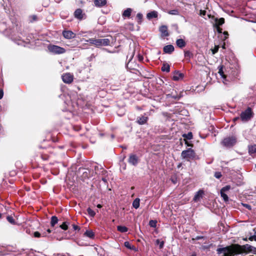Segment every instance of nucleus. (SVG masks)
<instances>
[{
  "label": "nucleus",
  "instance_id": "nucleus-59",
  "mask_svg": "<svg viewBox=\"0 0 256 256\" xmlns=\"http://www.w3.org/2000/svg\"><path fill=\"white\" fill-rule=\"evenodd\" d=\"M2 216V214L0 213V218H1Z\"/></svg>",
  "mask_w": 256,
  "mask_h": 256
},
{
  "label": "nucleus",
  "instance_id": "nucleus-33",
  "mask_svg": "<svg viewBox=\"0 0 256 256\" xmlns=\"http://www.w3.org/2000/svg\"><path fill=\"white\" fill-rule=\"evenodd\" d=\"M182 136L188 140H191L192 138V132H189L187 134H184Z\"/></svg>",
  "mask_w": 256,
  "mask_h": 256
},
{
  "label": "nucleus",
  "instance_id": "nucleus-58",
  "mask_svg": "<svg viewBox=\"0 0 256 256\" xmlns=\"http://www.w3.org/2000/svg\"><path fill=\"white\" fill-rule=\"evenodd\" d=\"M17 44H20V42H17Z\"/></svg>",
  "mask_w": 256,
  "mask_h": 256
},
{
  "label": "nucleus",
  "instance_id": "nucleus-23",
  "mask_svg": "<svg viewBox=\"0 0 256 256\" xmlns=\"http://www.w3.org/2000/svg\"><path fill=\"white\" fill-rule=\"evenodd\" d=\"M224 22V19L222 18H220L219 19H216V25L217 27H218L220 26H222Z\"/></svg>",
  "mask_w": 256,
  "mask_h": 256
},
{
  "label": "nucleus",
  "instance_id": "nucleus-19",
  "mask_svg": "<svg viewBox=\"0 0 256 256\" xmlns=\"http://www.w3.org/2000/svg\"><path fill=\"white\" fill-rule=\"evenodd\" d=\"M184 76V75L182 73L180 72H176L173 76L172 79L174 80H178L182 78Z\"/></svg>",
  "mask_w": 256,
  "mask_h": 256
},
{
  "label": "nucleus",
  "instance_id": "nucleus-34",
  "mask_svg": "<svg viewBox=\"0 0 256 256\" xmlns=\"http://www.w3.org/2000/svg\"><path fill=\"white\" fill-rule=\"evenodd\" d=\"M168 13L172 15H178L179 14L178 10L176 9L169 10L168 12Z\"/></svg>",
  "mask_w": 256,
  "mask_h": 256
},
{
  "label": "nucleus",
  "instance_id": "nucleus-29",
  "mask_svg": "<svg viewBox=\"0 0 256 256\" xmlns=\"http://www.w3.org/2000/svg\"><path fill=\"white\" fill-rule=\"evenodd\" d=\"M70 224V222H64L61 225H60V227L64 230H66L68 228V226Z\"/></svg>",
  "mask_w": 256,
  "mask_h": 256
},
{
  "label": "nucleus",
  "instance_id": "nucleus-12",
  "mask_svg": "<svg viewBox=\"0 0 256 256\" xmlns=\"http://www.w3.org/2000/svg\"><path fill=\"white\" fill-rule=\"evenodd\" d=\"M204 192L202 190H199L198 192H196L195 194L193 200L195 202H198L200 201V200L202 198Z\"/></svg>",
  "mask_w": 256,
  "mask_h": 256
},
{
  "label": "nucleus",
  "instance_id": "nucleus-40",
  "mask_svg": "<svg viewBox=\"0 0 256 256\" xmlns=\"http://www.w3.org/2000/svg\"><path fill=\"white\" fill-rule=\"evenodd\" d=\"M214 176L216 178H220L222 176V174L220 172H216L214 173Z\"/></svg>",
  "mask_w": 256,
  "mask_h": 256
},
{
  "label": "nucleus",
  "instance_id": "nucleus-45",
  "mask_svg": "<svg viewBox=\"0 0 256 256\" xmlns=\"http://www.w3.org/2000/svg\"><path fill=\"white\" fill-rule=\"evenodd\" d=\"M249 240L252 241L255 240L256 241V235L252 236L249 238Z\"/></svg>",
  "mask_w": 256,
  "mask_h": 256
},
{
  "label": "nucleus",
  "instance_id": "nucleus-60",
  "mask_svg": "<svg viewBox=\"0 0 256 256\" xmlns=\"http://www.w3.org/2000/svg\"><path fill=\"white\" fill-rule=\"evenodd\" d=\"M254 233H255V234H256V230H255V232Z\"/></svg>",
  "mask_w": 256,
  "mask_h": 256
},
{
  "label": "nucleus",
  "instance_id": "nucleus-32",
  "mask_svg": "<svg viewBox=\"0 0 256 256\" xmlns=\"http://www.w3.org/2000/svg\"><path fill=\"white\" fill-rule=\"evenodd\" d=\"M220 196L224 202H226L228 200V197L225 192L220 191Z\"/></svg>",
  "mask_w": 256,
  "mask_h": 256
},
{
  "label": "nucleus",
  "instance_id": "nucleus-1",
  "mask_svg": "<svg viewBox=\"0 0 256 256\" xmlns=\"http://www.w3.org/2000/svg\"><path fill=\"white\" fill-rule=\"evenodd\" d=\"M232 246L236 254L250 252L256 254V248L248 244H246L243 246H241L238 244H232Z\"/></svg>",
  "mask_w": 256,
  "mask_h": 256
},
{
  "label": "nucleus",
  "instance_id": "nucleus-48",
  "mask_svg": "<svg viewBox=\"0 0 256 256\" xmlns=\"http://www.w3.org/2000/svg\"><path fill=\"white\" fill-rule=\"evenodd\" d=\"M200 14L202 16H204L206 14V11L201 10Z\"/></svg>",
  "mask_w": 256,
  "mask_h": 256
},
{
  "label": "nucleus",
  "instance_id": "nucleus-51",
  "mask_svg": "<svg viewBox=\"0 0 256 256\" xmlns=\"http://www.w3.org/2000/svg\"><path fill=\"white\" fill-rule=\"evenodd\" d=\"M218 31L219 32H222V29L219 28L218 27Z\"/></svg>",
  "mask_w": 256,
  "mask_h": 256
},
{
  "label": "nucleus",
  "instance_id": "nucleus-61",
  "mask_svg": "<svg viewBox=\"0 0 256 256\" xmlns=\"http://www.w3.org/2000/svg\"><path fill=\"white\" fill-rule=\"evenodd\" d=\"M192 256H194V255H192Z\"/></svg>",
  "mask_w": 256,
  "mask_h": 256
},
{
  "label": "nucleus",
  "instance_id": "nucleus-43",
  "mask_svg": "<svg viewBox=\"0 0 256 256\" xmlns=\"http://www.w3.org/2000/svg\"><path fill=\"white\" fill-rule=\"evenodd\" d=\"M150 225L152 227H156V222L151 220L150 222Z\"/></svg>",
  "mask_w": 256,
  "mask_h": 256
},
{
  "label": "nucleus",
  "instance_id": "nucleus-55",
  "mask_svg": "<svg viewBox=\"0 0 256 256\" xmlns=\"http://www.w3.org/2000/svg\"><path fill=\"white\" fill-rule=\"evenodd\" d=\"M47 232H48V233H50V232H51V230H50V229H48V230H47Z\"/></svg>",
  "mask_w": 256,
  "mask_h": 256
},
{
  "label": "nucleus",
  "instance_id": "nucleus-37",
  "mask_svg": "<svg viewBox=\"0 0 256 256\" xmlns=\"http://www.w3.org/2000/svg\"><path fill=\"white\" fill-rule=\"evenodd\" d=\"M156 244H159L160 248H162L164 246V241H160L159 239L156 240Z\"/></svg>",
  "mask_w": 256,
  "mask_h": 256
},
{
  "label": "nucleus",
  "instance_id": "nucleus-52",
  "mask_svg": "<svg viewBox=\"0 0 256 256\" xmlns=\"http://www.w3.org/2000/svg\"><path fill=\"white\" fill-rule=\"evenodd\" d=\"M224 34L225 35V36H228V32H224Z\"/></svg>",
  "mask_w": 256,
  "mask_h": 256
},
{
  "label": "nucleus",
  "instance_id": "nucleus-57",
  "mask_svg": "<svg viewBox=\"0 0 256 256\" xmlns=\"http://www.w3.org/2000/svg\"><path fill=\"white\" fill-rule=\"evenodd\" d=\"M186 144H188V142L186 140Z\"/></svg>",
  "mask_w": 256,
  "mask_h": 256
},
{
  "label": "nucleus",
  "instance_id": "nucleus-10",
  "mask_svg": "<svg viewBox=\"0 0 256 256\" xmlns=\"http://www.w3.org/2000/svg\"><path fill=\"white\" fill-rule=\"evenodd\" d=\"M62 35L64 38L71 39L76 36V34L70 30H64L62 32Z\"/></svg>",
  "mask_w": 256,
  "mask_h": 256
},
{
  "label": "nucleus",
  "instance_id": "nucleus-22",
  "mask_svg": "<svg viewBox=\"0 0 256 256\" xmlns=\"http://www.w3.org/2000/svg\"><path fill=\"white\" fill-rule=\"evenodd\" d=\"M248 152L250 155H253L256 152V144L248 146Z\"/></svg>",
  "mask_w": 256,
  "mask_h": 256
},
{
  "label": "nucleus",
  "instance_id": "nucleus-7",
  "mask_svg": "<svg viewBox=\"0 0 256 256\" xmlns=\"http://www.w3.org/2000/svg\"><path fill=\"white\" fill-rule=\"evenodd\" d=\"M48 49L50 52L55 54H62L66 52L64 48L55 45L50 46Z\"/></svg>",
  "mask_w": 256,
  "mask_h": 256
},
{
  "label": "nucleus",
  "instance_id": "nucleus-14",
  "mask_svg": "<svg viewBox=\"0 0 256 256\" xmlns=\"http://www.w3.org/2000/svg\"><path fill=\"white\" fill-rule=\"evenodd\" d=\"M174 48L172 45L168 44L164 46L163 50L166 54H171L174 51Z\"/></svg>",
  "mask_w": 256,
  "mask_h": 256
},
{
  "label": "nucleus",
  "instance_id": "nucleus-50",
  "mask_svg": "<svg viewBox=\"0 0 256 256\" xmlns=\"http://www.w3.org/2000/svg\"><path fill=\"white\" fill-rule=\"evenodd\" d=\"M47 236L46 232H44L42 234H41V236L42 237H46Z\"/></svg>",
  "mask_w": 256,
  "mask_h": 256
},
{
  "label": "nucleus",
  "instance_id": "nucleus-24",
  "mask_svg": "<svg viewBox=\"0 0 256 256\" xmlns=\"http://www.w3.org/2000/svg\"><path fill=\"white\" fill-rule=\"evenodd\" d=\"M84 235L90 238H93L94 236V234L92 230H88L85 233Z\"/></svg>",
  "mask_w": 256,
  "mask_h": 256
},
{
  "label": "nucleus",
  "instance_id": "nucleus-47",
  "mask_svg": "<svg viewBox=\"0 0 256 256\" xmlns=\"http://www.w3.org/2000/svg\"><path fill=\"white\" fill-rule=\"evenodd\" d=\"M72 226H73V228L74 230H80V228L78 226L75 225V224H73L72 225Z\"/></svg>",
  "mask_w": 256,
  "mask_h": 256
},
{
  "label": "nucleus",
  "instance_id": "nucleus-6",
  "mask_svg": "<svg viewBox=\"0 0 256 256\" xmlns=\"http://www.w3.org/2000/svg\"><path fill=\"white\" fill-rule=\"evenodd\" d=\"M236 142L235 136H229L224 138L222 142V144L226 148H230L234 146Z\"/></svg>",
  "mask_w": 256,
  "mask_h": 256
},
{
  "label": "nucleus",
  "instance_id": "nucleus-44",
  "mask_svg": "<svg viewBox=\"0 0 256 256\" xmlns=\"http://www.w3.org/2000/svg\"><path fill=\"white\" fill-rule=\"evenodd\" d=\"M242 205L244 206V207H245L246 208H248L249 210H250L252 209L251 206L248 204H242Z\"/></svg>",
  "mask_w": 256,
  "mask_h": 256
},
{
  "label": "nucleus",
  "instance_id": "nucleus-8",
  "mask_svg": "<svg viewBox=\"0 0 256 256\" xmlns=\"http://www.w3.org/2000/svg\"><path fill=\"white\" fill-rule=\"evenodd\" d=\"M139 162L138 156L135 154H130L128 159V162L130 164L136 166Z\"/></svg>",
  "mask_w": 256,
  "mask_h": 256
},
{
  "label": "nucleus",
  "instance_id": "nucleus-5",
  "mask_svg": "<svg viewBox=\"0 0 256 256\" xmlns=\"http://www.w3.org/2000/svg\"><path fill=\"white\" fill-rule=\"evenodd\" d=\"M181 156L183 158L186 159L187 160L190 161L194 158L196 154L193 150L190 148L186 150H183L182 152Z\"/></svg>",
  "mask_w": 256,
  "mask_h": 256
},
{
  "label": "nucleus",
  "instance_id": "nucleus-36",
  "mask_svg": "<svg viewBox=\"0 0 256 256\" xmlns=\"http://www.w3.org/2000/svg\"><path fill=\"white\" fill-rule=\"evenodd\" d=\"M6 219L8 220V221L12 224H15V220H14V218L12 216H8L6 217Z\"/></svg>",
  "mask_w": 256,
  "mask_h": 256
},
{
  "label": "nucleus",
  "instance_id": "nucleus-25",
  "mask_svg": "<svg viewBox=\"0 0 256 256\" xmlns=\"http://www.w3.org/2000/svg\"><path fill=\"white\" fill-rule=\"evenodd\" d=\"M140 200L138 198H136L132 202V206L136 209H137L140 206Z\"/></svg>",
  "mask_w": 256,
  "mask_h": 256
},
{
  "label": "nucleus",
  "instance_id": "nucleus-4",
  "mask_svg": "<svg viewBox=\"0 0 256 256\" xmlns=\"http://www.w3.org/2000/svg\"><path fill=\"white\" fill-rule=\"evenodd\" d=\"M216 252L218 254L223 252V256H233L236 254L232 245L222 248H218Z\"/></svg>",
  "mask_w": 256,
  "mask_h": 256
},
{
  "label": "nucleus",
  "instance_id": "nucleus-27",
  "mask_svg": "<svg viewBox=\"0 0 256 256\" xmlns=\"http://www.w3.org/2000/svg\"><path fill=\"white\" fill-rule=\"evenodd\" d=\"M162 72H169L170 70V66L168 64H164L162 67Z\"/></svg>",
  "mask_w": 256,
  "mask_h": 256
},
{
  "label": "nucleus",
  "instance_id": "nucleus-13",
  "mask_svg": "<svg viewBox=\"0 0 256 256\" xmlns=\"http://www.w3.org/2000/svg\"><path fill=\"white\" fill-rule=\"evenodd\" d=\"M94 6L96 7H102L106 4V0H94Z\"/></svg>",
  "mask_w": 256,
  "mask_h": 256
},
{
  "label": "nucleus",
  "instance_id": "nucleus-62",
  "mask_svg": "<svg viewBox=\"0 0 256 256\" xmlns=\"http://www.w3.org/2000/svg\"><path fill=\"white\" fill-rule=\"evenodd\" d=\"M64 256V255H63V256Z\"/></svg>",
  "mask_w": 256,
  "mask_h": 256
},
{
  "label": "nucleus",
  "instance_id": "nucleus-56",
  "mask_svg": "<svg viewBox=\"0 0 256 256\" xmlns=\"http://www.w3.org/2000/svg\"><path fill=\"white\" fill-rule=\"evenodd\" d=\"M98 207L100 208H101V206L100 204H98Z\"/></svg>",
  "mask_w": 256,
  "mask_h": 256
},
{
  "label": "nucleus",
  "instance_id": "nucleus-30",
  "mask_svg": "<svg viewBox=\"0 0 256 256\" xmlns=\"http://www.w3.org/2000/svg\"><path fill=\"white\" fill-rule=\"evenodd\" d=\"M124 246L130 250H135L136 248L134 246L132 245L128 242H125Z\"/></svg>",
  "mask_w": 256,
  "mask_h": 256
},
{
  "label": "nucleus",
  "instance_id": "nucleus-49",
  "mask_svg": "<svg viewBox=\"0 0 256 256\" xmlns=\"http://www.w3.org/2000/svg\"><path fill=\"white\" fill-rule=\"evenodd\" d=\"M203 238H204V237L202 236H197L196 238V240H199L202 239Z\"/></svg>",
  "mask_w": 256,
  "mask_h": 256
},
{
  "label": "nucleus",
  "instance_id": "nucleus-16",
  "mask_svg": "<svg viewBox=\"0 0 256 256\" xmlns=\"http://www.w3.org/2000/svg\"><path fill=\"white\" fill-rule=\"evenodd\" d=\"M132 10L131 8H127L126 10H125L122 14V16L124 18H130L131 16V14L132 12Z\"/></svg>",
  "mask_w": 256,
  "mask_h": 256
},
{
  "label": "nucleus",
  "instance_id": "nucleus-17",
  "mask_svg": "<svg viewBox=\"0 0 256 256\" xmlns=\"http://www.w3.org/2000/svg\"><path fill=\"white\" fill-rule=\"evenodd\" d=\"M218 73L220 74V76H221V78L222 79V82L224 84H227L228 83L226 82V76L224 74V72H223V70H222V68L221 67L220 69H219V70H218Z\"/></svg>",
  "mask_w": 256,
  "mask_h": 256
},
{
  "label": "nucleus",
  "instance_id": "nucleus-41",
  "mask_svg": "<svg viewBox=\"0 0 256 256\" xmlns=\"http://www.w3.org/2000/svg\"><path fill=\"white\" fill-rule=\"evenodd\" d=\"M219 46H215L214 48L212 50V54H214L216 53L218 50Z\"/></svg>",
  "mask_w": 256,
  "mask_h": 256
},
{
  "label": "nucleus",
  "instance_id": "nucleus-35",
  "mask_svg": "<svg viewBox=\"0 0 256 256\" xmlns=\"http://www.w3.org/2000/svg\"><path fill=\"white\" fill-rule=\"evenodd\" d=\"M87 212H88V214L91 216H94L96 214V213L95 212L92 210L90 208H88V209H87Z\"/></svg>",
  "mask_w": 256,
  "mask_h": 256
},
{
  "label": "nucleus",
  "instance_id": "nucleus-38",
  "mask_svg": "<svg viewBox=\"0 0 256 256\" xmlns=\"http://www.w3.org/2000/svg\"><path fill=\"white\" fill-rule=\"evenodd\" d=\"M230 189V186L229 185L223 187L220 191L226 192L227 191H228Z\"/></svg>",
  "mask_w": 256,
  "mask_h": 256
},
{
  "label": "nucleus",
  "instance_id": "nucleus-20",
  "mask_svg": "<svg viewBox=\"0 0 256 256\" xmlns=\"http://www.w3.org/2000/svg\"><path fill=\"white\" fill-rule=\"evenodd\" d=\"M158 12L156 11H152L150 12H148L146 14V17L148 19L150 20L152 18H156L158 17Z\"/></svg>",
  "mask_w": 256,
  "mask_h": 256
},
{
  "label": "nucleus",
  "instance_id": "nucleus-3",
  "mask_svg": "<svg viewBox=\"0 0 256 256\" xmlns=\"http://www.w3.org/2000/svg\"><path fill=\"white\" fill-rule=\"evenodd\" d=\"M254 116V113L250 108H248L242 111L240 115V118L242 122H246L250 120Z\"/></svg>",
  "mask_w": 256,
  "mask_h": 256
},
{
  "label": "nucleus",
  "instance_id": "nucleus-11",
  "mask_svg": "<svg viewBox=\"0 0 256 256\" xmlns=\"http://www.w3.org/2000/svg\"><path fill=\"white\" fill-rule=\"evenodd\" d=\"M74 17L77 19L82 20L83 19L84 14L82 13V9L78 8L75 10L74 12Z\"/></svg>",
  "mask_w": 256,
  "mask_h": 256
},
{
  "label": "nucleus",
  "instance_id": "nucleus-54",
  "mask_svg": "<svg viewBox=\"0 0 256 256\" xmlns=\"http://www.w3.org/2000/svg\"><path fill=\"white\" fill-rule=\"evenodd\" d=\"M239 118H239V117H236V118H235L234 119V120L235 121V120H238Z\"/></svg>",
  "mask_w": 256,
  "mask_h": 256
},
{
  "label": "nucleus",
  "instance_id": "nucleus-21",
  "mask_svg": "<svg viewBox=\"0 0 256 256\" xmlns=\"http://www.w3.org/2000/svg\"><path fill=\"white\" fill-rule=\"evenodd\" d=\"M176 44L177 46L180 48L184 47L186 44L185 41L182 38L177 40L176 41Z\"/></svg>",
  "mask_w": 256,
  "mask_h": 256
},
{
  "label": "nucleus",
  "instance_id": "nucleus-42",
  "mask_svg": "<svg viewBox=\"0 0 256 256\" xmlns=\"http://www.w3.org/2000/svg\"><path fill=\"white\" fill-rule=\"evenodd\" d=\"M34 236L35 238H40L41 236V234L38 232H35L34 233Z\"/></svg>",
  "mask_w": 256,
  "mask_h": 256
},
{
  "label": "nucleus",
  "instance_id": "nucleus-39",
  "mask_svg": "<svg viewBox=\"0 0 256 256\" xmlns=\"http://www.w3.org/2000/svg\"><path fill=\"white\" fill-rule=\"evenodd\" d=\"M192 56V54L190 51L184 52V56L190 58Z\"/></svg>",
  "mask_w": 256,
  "mask_h": 256
},
{
  "label": "nucleus",
  "instance_id": "nucleus-2",
  "mask_svg": "<svg viewBox=\"0 0 256 256\" xmlns=\"http://www.w3.org/2000/svg\"><path fill=\"white\" fill-rule=\"evenodd\" d=\"M85 42H89L96 47H100L110 46L111 40L109 38L95 39L92 38L86 40Z\"/></svg>",
  "mask_w": 256,
  "mask_h": 256
},
{
  "label": "nucleus",
  "instance_id": "nucleus-26",
  "mask_svg": "<svg viewBox=\"0 0 256 256\" xmlns=\"http://www.w3.org/2000/svg\"><path fill=\"white\" fill-rule=\"evenodd\" d=\"M117 230L120 232H126L128 230V228L126 226H118Z\"/></svg>",
  "mask_w": 256,
  "mask_h": 256
},
{
  "label": "nucleus",
  "instance_id": "nucleus-18",
  "mask_svg": "<svg viewBox=\"0 0 256 256\" xmlns=\"http://www.w3.org/2000/svg\"><path fill=\"white\" fill-rule=\"evenodd\" d=\"M160 31L163 36H168V28L166 26H162L160 28Z\"/></svg>",
  "mask_w": 256,
  "mask_h": 256
},
{
  "label": "nucleus",
  "instance_id": "nucleus-31",
  "mask_svg": "<svg viewBox=\"0 0 256 256\" xmlns=\"http://www.w3.org/2000/svg\"><path fill=\"white\" fill-rule=\"evenodd\" d=\"M143 18V15L141 13H138L136 14V18H138V24H141L142 22V20Z\"/></svg>",
  "mask_w": 256,
  "mask_h": 256
},
{
  "label": "nucleus",
  "instance_id": "nucleus-15",
  "mask_svg": "<svg viewBox=\"0 0 256 256\" xmlns=\"http://www.w3.org/2000/svg\"><path fill=\"white\" fill-rule=\"evenodd\" d=\"M148 120V116H142L137 118V122L140 124H144Z\"/></svg>",
  "mask_w": 256,
  "mask_h": 256
},
{
  "label": "nucleus",
  "instance_id": "nucleus-53",
  "mask_svg": "<svg viewBox=\"0 0 256 256\" xmlns=\"http://www.w3.org/2000/svg\"><path fill=\"white\" fill-rule=\"evenodd\" d=\"M102 180L104 182H106V178H102Z\"/></svg>",
  "mask_w": 256,
  "mask_h": 256
},
{
  "label": "nucleus",
  "instance_id": "nucleus-46",
  "mask_svg": "<svg viewBox=\"0 0 256 256\" xmlns=\"http://www.w3.org/2000/svg\"><path fill=\"white\" fill-rule=\"evenodd\" d=\"M4 91L2 88H0V100L3 98Z\"/></svg>",
  "mask_w": 256,
  "mask_h": 256
},
{
  "label": "nucleus",
  "instance_id": "nucleus-28",
  "mask_svg": "<svg viewBox=\"0 0 256 256\" xmlns=\"http://www.w3.org/2000/svg\"><path fill=\"white\" fill-rule=\"evenodd\" d=\"M58 222V219L56 216H52L51 218L50 225L52 226H54Z\"/></svg>",
  "mask_w": 256,
  "mask_h": 256
},
{
  "label": "nucleus",
  "instance_id": "nucleus-9",
  "mask_svg": "<svg viewBox=\"0 0 256 256\" xmlns=\"http://www.w3.org/2000/svg\"><path fill=\"white\" fill-rule=\"evenodd\" d=\"M62 79L64 83L70 84L73 81V76L67 73L62 76Z\"/></svg>",
  "mask_w": 256,
  "mask_h": 256
}]
</instances>
